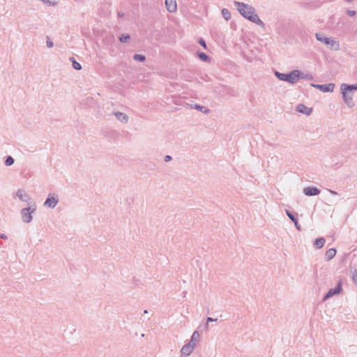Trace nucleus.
<instances>
[{"label":"nucleus","instance_id":"f257e3e1","mask_svg":"<svg viewBox=\"0 0 357 357\" xmlns=\"http://www.w3.org/2000/svg\"><path fill=\"white\" fill-rule=\"evenodd\" d=\"M235 3L237 10L242 16L262 28L265 27L264 23L259 19L252 6L241 1H235Z\"/></svg>","mask_w":357,"mask_h":357},{"label":"nucleus","instance_id":"f03ea898","mask_svg":"<svg viewBox=\"0 0 357 357\" xmlns=\"http://www.w3.org/2000/svg\"><path fill=\"white\" fill-rule=\"evenodd\" d=\"M315 37L318 41L325 45L331 50L338 51L340 49L339 41L333 37H328L321 33H317Z\"/></svg>","mask_w":357,"mask_h":357},{"label":"nucleus","instance_id":"7ed1b4c3","mask_svg":"<svg viewBox=\"0 0 357 357\" xmlns=\"http://www.w3.org/2000/svg\"><path fill=\"white\" fill-rule=\"evenodd\" d=\"M354 90H357V85H348L346 84L341 85L343 100L345 104L350 108L354 106L352 94V91Z\"/></svg>","mask_w":357,"mask_h":357},{"label":"nucleus","instance_id":"20e7f679","mask_svg":"<svg viewBox=\"0 0 357 357\" xmlns=\"http://www.w3.org/2000/svg\"><path fill=\"white\" fill-rule=\"evenodd\" d=\"M275 76L281 81L287 82L290 84H294L298 82V73L294 70L289 73H282L276 71Z\"/></svg>","mask_w":357,"mask_h":357},{"label":"nucleus","instance_id":"39448f33","mask_svg":"<svg viewBox=\"0 0 357 357\" xmlns=\"http://www.w3.org/2000/svg\"><path fill=\"white\" fill-rule=\"evenodd\" d=\"M36 210V206L35 203H31L29 204L28 207L22 208L20 211L22 221L25 223H30L33 219L32 214Z\"/></svg>","mask_w":357,"mask_h":357},{"label":"nucleus","instance_id":"423d86ee","mask_svg":"<svg viewBox=\"0 0 357 357\" xmlns=\"http://www.w3.org/2000/svg\"><path fill=\"white\" fill-rule=\"evenodd\" d=\"M342 291V281H339L335 288L330 289L323 297V301H326L330 298L339 295Z\"/></svg>","mask_w":357,"mask_h":357},{"label":"nucleus","instance_id":"0eeeda50","mask_svg":"<svg viewBox=\"0 0 357 357\" xmlns=\"http://www.w3.org/2000/svg\"><path fill=\"white\" fill-rule=\"evenodd\" d=\"M58 202L59 197L56 195L49 194L44 202V206L50 208H54L57 205Z\"/></svg>","mask_w":357,"mask_h":357},{"label":"nucleus","instance_id":"6e6552de","mask_svg":"<svg viewBox=\"0 0 357 357\" xmlns=\"http://www.w3.org/2000/svg\"><path fill=\"white\" fill-rule=\"evenodd\" d=\"M312 86L319 89L322 92H333L335 88V84L329 83L326 84H312Z\"/></svg>","mask_w":357,"mask_h":357},{"label":"nucleus","instance_id":"1a4fd4ad","mask_svg":"<svg viewBox=\"0 0 357 357\" xmlns=\"http://www.w3.org/2000/svg\"><path fill=\"white\" fill-rule=\"evenodd\" d=\"M195 347L189 344H184L181 349V355L182 357L189 356L194 351Z\"/></svg>","mask_w":357,"mask_h":357},{"label":"nucleus","instance_id":"9d476101","mask_svg":"<svg viewBox=\"0 0 357 357\" xmlns=\"http://www.w3.org/2000/svg\"><path fill=\"white\" fill-rule=\"evenodd\" d=\"M320 190L316 187L307 186L303 188V193L306 196H315L320 194Z\"/></svg>","mask_w":357,"mask_h":357},{"label":"nucleus","instance_id":"9b49d317","mask_svg":"<svg viewBox=\"0 0 357 357\" xmlns=\"http://www.w3.org/2000/svg\"><path fill=\"white\" fill-rule=\"evenodd\" d=\"M16 195L22 202H27L29 204H31L29 203V201L31 200L30 197L23 189H19L16 192Z\"/></svg>","mask_w":357,"mask_h":357},{"label":"nucleus","instance_id":"f8f14e48","mask_svg":"<svg viewBox=\"0 0 357 357\" xmlns=\"http://www.w3.org/2000/svg\"><path fill=\"white\" fill-rule=\"evenodd\" d=\"M200 335L197 331H195L191 336L190 340L188 342V344L191 346L196 347L197 342L199 340Z\"/></svg>","mask_w":357,"mask_h":357},{"label":"nucleus","instance_id":"ddd939ff","mask_svg":"<svg viewBox=\"0 0 357 357\" xmlns=\"http://www.w3.org/2000/svg\"><path fill=\"white\" fill-rule=\"evenodd\" d=\"M296 111L299 113H302L306 115H310L312 111V109L310 107H306L303 104H299L296 107Z\"/></svg>","mask_w":357,"mask_h":357},{"label":"nucleus","instance_id":"4468645a","mask_svg":"<svg viewBox=\"0 0 357 357\" xmlns=\"http://www.w3.org/2000/svg\"><path fill=\"white\" fill-rule=\"evenodd\" d=\"M113 114L119 121L122 123L128 122V116L126 114L121 112H114Z\"/></svg>","mask_w":357,"mask_h":357},{"label":"nucleus","instance_id":"2eb2a0df","mask_svg":"<svg viewBox=\"0 0 357 357\" xmlns=\"http://www.w3.org/2000/svg\"><path fill=\"white\" fill-rule=\"evenodd\" d=\"M167 10L170 13H174L177 10L176 1H165Z\"/></svg>","mask_w":357,"mask_h":357},{"label":"nucleus","instance_id":"dca6fc26","mask_svg":"<svg viewBox=\"0 0 357 357\" xmlns=\"http://www.w3.org/2000/svg\"><path fill=\"white\" fill-rule=\"evenodd\" d=\"M336 255V250L335 248H330L325 253V259L327 261L331 260Z\"/></svg>","mask_w":357,"mask_h":357},{"label":"nucleus","instance_id":"f3484780","mask_svg":"<svg viewBox=\"0 0 357 357\" xmlns=\"http://www.w3.org/2000/svg\"><path fill=\"white\" fill-rule=\"evenodd\" d=\"M325 242H326L325 238L323 237H320L315 240L314 245L317 248L320 249L324 245Z\"/></svg>","mask_w":357,"mask_h":357},{"label":"nucleus","instance_id":"a211bd4d","mask_svg":"<svg viewBox=\"0 0 357 357\" xmlns=\"http://www.w3.org/2000/svg\"><path fill=\"white\" fill-rule=\"evenodd\" d=\"M222 17L226 20H229L231 19V14L227 8H223L221 11Z\"/></svg>","mask_w":357,"mask_h":357},{"label":"nucleus","instance_id":"6ab92c4d","mask_svg":"<svg viewBox=\"0 0 357 357\" xmlns=\"http://www.w3.org/2000/svg\"><path fill=\"white\" fill-rule=\"evenodd\" d=\"M70 60L72 61L73 63V68L75 69V70H81L82 68V66L80 65L79 63L77 62L74 57H70Z\"/></svg>","mask_w":357,"mask_h":357},{"label":"nucleus","instance_id":"aec40b11","mask_svg":"<svg viewBox=\"0 0 357 357\" xmlns=\"http://www.w3.org/2000/svg\"><path fill=\"white\" fill-rule=\"evenodd\" d=\"M296 71H297V73H298V80L300 79H312V77L311 75H308L307 74H305L303 73H302L301 71L298 70H296Z\"/></svg>","mask_w":357,"mask_h":357},{"label":"nucleus","instance_id":"412c9836","mask_svg":"<svg viewBox=\"0 0 357 357\" xmlns=\"http://www.w3.org/2000/svg\"><path fill=\"white\" fill-rule=\"evenodd\" d=\"M198 56L203 61H209V57L204 52H199Z\"/></svg>","mask_w":357,"mask_h":357},{"label":"nucleus","instance_id":"4be33fe9","mask_svg":"<svg viewBox=\"0 0 357 357\" xmlns=\"http://www.w3.org/2000/svg\"><path fill=\"white\" fill-rule=\"evenodd\" d=\"M133 59L135 61H138L140 62H144L146 60L145 56H144L142 54H135L133 56Z\"/></svg>","mask_w":357,"mask_h":357},{"label":"nucleus","instance_id":"5701e85b","mask_svg":"<svg viewBox=\"0 0 357 357\" xmlns=\"http://www.w3.org/2000/svg\"><path fill=\"white\" fill-rule=\"evenodd\" d=\"M130 38V35L128 34H123L121 36L119 37V40L121 43H127Z\"/></svg>","mask_w":357,"mask_h":357},{"label":"nucleus","instance_id":"b1692460","mask_svg":"<svg viewBox=\"0 0 357 357\" xmlns=\"http://www.w3.org/2000/svg\"><path fill=\"white\" fill-rule=\"evenodd\" d=\"M286 213L287 215V216L289 218V219L293 222H296L298 219H297V214L295 215L294 214H293L292 213H291L290 211H286Z\"/></svg>","mask_w":357,"mask_h":357},{"label":"nucleus","instance_id":"393cba45","mask_svg":"<svg viewBox=\"0 0 357 357\" xmlns=\"http://www.w3.org/2000/svg\"><path fill=\"white\" fill-rule=\"evenodd\" d=\"M14 163V159L11 156L6 158L5 160V165L8 167L11 166Z\"/></svg>","mask_w":357,"mask_h":357},{"label":"nucleus","instance_id":"a878e982","mask_svg":"<svg viewBox=\"0 0 357 357\" xmlns=\"http://www.w3.org/2000/svg\"><path fill=\"white\" fill-rule=\"evenodd\" d=\"M195 108L197 109V110L200 111V112H203L204 113H207L208 112V109L204 107V106H201V105H195Z\"/></svg>","mask_w":357,"mask_h":357},{"label":"nucleus","instance_id":"bb28decb","mask_svg":"<svg viewBox=\"0 0 357 357\" xmlns=\"http://www.w3.org/2000/svg\"><path fill=\"white\" fill-rule=\"evenodd\" d=\"M352 280L354 283L357 286V268L352 271Z\"/></svg>","mask_w":357,"mask_h":357},{"label":"nucleus","instance_id":"cd10ccee","mask_svg":"<svg viewBox=\"0 0 357 357\" xmlns=\"http://www.w3.org/2000/svg\"><path fill=\"white\" fill-rule=\"evenodd\" d=\"M46 45H47V47L48 48H51L54 46V43L53 41H52L50 38V37H47V41H46Z\"/></svg>","mask_w":357,"mask_h":357},{"label":"nucleus","instance_id":"c85d7f7f","mask_svg":"<svg viewBox=\"0 0 357 357\" xmlns=\"http://www.w3.org/2000/svg\"><path fill=\"white\" fill-rule=\"evenodd\" d=\"M217 321H218L217 318L214 319V318H212V317H208L206 319V327L208 328L209 322Z\"/></svg>","mask_w":357,"mask_h":357},{"label":"nucleus","instance_id":"c756f323","mask_svg":"<svg viewBox=\"0 0 357 357\" xmlns=\"http://www.w3.org/2000/svg\"><path fill=\"white\" fill-rule=\"evenodd\" d=\"M48 6H54L56 4V1H44Z\"/></svg>","mask_w":357,"mask_h":357},{"label":"nucleus","instance_id":"7c9ffc66","mask_svg":"<svg viewBox=\"0 0 357 357\" xmlns=\"http://www.w3.org/2000/svg\"><path fill=\"white\" fill-rule=\"evenodd\" d=\"M199 44H200L202 47H204V48H206V42L204 41V39L200 38V39H199Z\"/></svg>","mask_w":357,"mask_h":357},{"label":"nucleus","instance_id":"2f4dec72","mask_svg":"<svg viewBox=\"0 0 357 357\" xmlns=\"http://www.w3.org/2000/svg\"><path fill=\"white\" fill-rule=\"evenodd\" d=\"M347 14L348 15H349L350 17H353L356 14V12L354 10H347Z\"/></svg>","mask_w":357,"mask_h":357},{"label":"nucleus","instance_id":"473e14b6","mask_svg":"<svg viewBox=\"0 0 357 357\" xmlns=\"http://www.w3.org/2000/svg\"><path fill=\"white\" fill-rule=\"evenodd\" d=\"M294 223L295 227H296V229L298 230H301V225L298 224V220L296 222H294Z\"/></svg>","mask_w":357,"mask_h":357},{"label":"nucleus","instance_id":"72a5a7b5","mask_svg":"<svg viewBox=\"0 0 357 357\" xmlns=\"http://www.w3.org/2000/svg\"><path fill=\"white\" fill-rule=\"evenodd\" d=\"M172 160V157L170 155H166L165 157V162H169Z\"/></svg>","mask_w":357,"mask_h":357},{"label":"nucleus","instance_id":"f704fd0d","mask_svg":"<svg viewBox=\"0 0 357 357\" xmlns=\"http://www.w3.org/2000/svg\"><path fill=\"white\" fill-rule=\"evenodd\" d=\"M0 237H1V238H2V239H7V236H6V235H5L4 234H0Z\"/></svg>","mask_w":357,"mask_h":357},{"label":"nucleus","instance_id":"c9c22d12","mask_svg":"<svg viewBox=\"0 0 357 357\" xmlns=\"http://www.w3.org/2000/svg\"><path fill=\"white\" fill-rule=\"evenodd\" d=\"M330 193L332 194V195H337V192L334 191V190H329Z\"/></svg>","mask_w":357,"mask_h":357},{"label":"nucleus","instance_id":"e433bc0d","mask_svg":"<svg viewBox=\"0 0 357 357\" xmlns=\"http://www.w3.org/2000/svg\"><path fill=\"white\" fill-rule=\"evenodd\" d=\"M147 312H148L147 310H144L145 314H147Z\"/></svg>","mask_w":357,"mask_h":357}]
</instances>
